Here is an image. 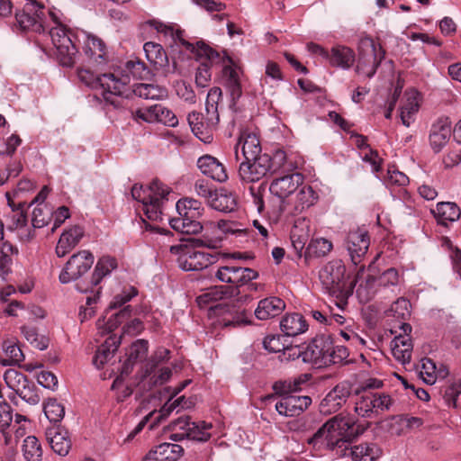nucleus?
I'll list each match as a JSON object with an SVG mask.
<instances>
[{
	"instance_id": "nucleus-1",
	"label": "nucleus",
	"mask_w": 461,
	"mask_h": 461,
	"mask_svg": "<svg viewBox=\"0 0 461 461\" xmlns=\"http://www.w3.org/2000/svg\"><path fill=\"white\" fill-rule=\"evenodd\" d=\"M50 36L56 56L63 67L78 63L95 68H103L109 61V51L104 41L91 33L80 32L77 35L63 24L58 23L50 30Z\"/></svg>"
},
{
	"instance_id": "nucleus-2",
	"label": "nucleus",
	"mask_w": 461,
	"mask_h": 461,
	"mask_svg": "<svg viewBox=\"0 0 461 461\" xmlns=\"http://www.w3.org/2000/svg\"><path fill=\"white\" fill-rule=\"evenodd\" d=\"M149 24L165 36H170L176 44H179L190 53L191 58L201 59V64L195 72V85L197 87L205 88L209 86L212 73V61L218 58V53L203 42H196L195 45L186 41L183 38V32L179 29L164 24L160 22L150 21Z\"/></svg>"
},
{
	"instance_id": "nucleus-3",
	"label": "nucleus",
	"mask_w": 461,
	"mask_h": 461,
	"mask_svg": "<svg viewBox=\"0 0 461 461\" xmlns=\"http://www.w3.org/2000/svg\"><path fill=\"white\" fill-rule=\"evenodd\" d=\"M357 436V431L355 428L354 419L337 415L326 421L308 439V443L317 449H337L340 454L342 449L347 447V444Z\"/></svg>"
},
{
	"instance_id": "nucleus-4",
	"label": "nucleus",
	"mask_w": 461,
	"mask_h": 461,
	"mask_svg": "<svg viewBox=\"0 0 461 461\" xmlns=\"http://www.w3.org/2000/svg\"><path fill=\"white\" fill-rule=\"evenodd\" d=\"M99 69L79 65L77 71V78L90 88H101L104 100L111 104L117 105L114 96H121L126 94L130 77L127 75L118 77L112 73L99 75L96 72Z\"/></svg>"
},
{
	"instance_id": "nucleus-5",
	"label": "nucleus",
	"mask_w": 461,
	"mask_h": 461,
	"mask_svg": "<svg viewBox=\"0 0 461 461\" xmlns=\"http://www.w3.org/2000/svg\"><path fill=\"white\" fill-rule=\"evenodd\" d=\"M169 194V188L158 180L144 187L134 185L131 188L133 199L141 203V210L150 221L162 220L163 201Z\"/></svg>"
},
{
	"instance_id": "nucleus-6",
	"label": "nucleus",
	"mask_w": 461,
	"mask_h": 461,
	"mask_svg": "<svg viewBox=\"0 0 461 461\" xmlns=\"http://www.w3.org/2000/svg\"><path fill=\"white\" fill-rule=\"evenodd\" d=\"M285 161V154L276 151L273 157L263 154L255 159H244L239 167V176L242 182L255 183L262 179L267 173L277 171Z\"/></svg>"
},
{
	"instance_id": "nucleus-7",
	"label": "nucleus",
	"mask_w": 461,
	"mask_h": 461,
	"mask_svg": "<svg viewBox=\"0 0 461 461\" xmlns=\"http://www.w3.org/2000/svg\"><path fill=\"white\" fill-rule=\"evenodd\" d=\"M26 3L22 12L15 14L16 23L14 26L21 31H33L41 32L44 30L46 14L57 25L61 23L58 13L55 10L46 8L44 5L37 0H25Z\"/></svg>"
},
{
	"instance_id": "nucleus-8",
	"label": "nucleus",
	"mask_w": 461,
	"mask_h": 461,
	"mask_svg": "<svg viewBox=\"0 0 461 461\" xmlns=\"http://www.w3.org/2000/svg\"><path fill=\"white\" fill-rule=\"evenodd\" d=\"M170 252L177 256L178 267L184 271H199L218 261V253L200 250L191 243L170 247Z\"/></svg>"
},
{
	"instance_id": "nucleus-9",
	"label": "nucleus",
	"mask_w": 461,
	"mask_h": 461,
	"mask_svg": "<svg viewBox=\"0 0 461 461\" xmlns=\"http://www.w3.org/2000/svg\"><path fill=\"white\" fill-rule=\"evenodd\" d=\"M357 53L356 72L372 77L384 58V50L380 45H376L372 38L363 37L359 40Z\"/></svg>"
},
{
	"instance_id": "nucleus-10",
	"label": "nucleus",
	"mask_w": 461,
	"mask_h": 461,
	"mask_svg": "<svg viewBox=\"0 0 461 461\" xmlns=\"http://www.w3.org/2000/svg\"><path fill=\"white\" fill-rule=\"evenodd\" d=\"M169 429L174 431L173 440L188 438L196 441H207L212 435V424L205 421L193 422L189 417H179L174 420Z\"/></svg>"
},
{
	"instance_id": "nucleus-11",
	"label": "nucleus",
	"mask_w": 461,
	"mask_h": 461,
	"mask_svg": "<svg viewBox=\"0 0 461 461\" xmlns=\"http://www.w3.org/2000/svg\"><path fill=\"white\" fill-rule=\"evenodd\" d=\"M266 404L274 403L276 411L285 417H294L306 410L312 403L309 396L285 395L276 397L269 394L264 398Z\"/></svg>"
},
{
	"instance_id": "nucleus-12",
	"label": "nucleus",
	"mask_w": 461,
	"mask_h": 461,
	"mask_svg": "<svg viewBox=\"0 0 461 461\" xmlns=\"http://www.w3.org/2000/svg\"><path fill=\"white\" fill-rule=\"evenodd\" d=\"M218 317L219 325L226 328H236L250 323L247 311L236 304L218 303L209 306Z\"/></svg>"
},
{
	"instance_id": "nucleus-13",
	"label": "nucleus",
	"mask_w": 461,
	"mask_h": 461,
	"mask_svg": "<svg viewBox=\"0 0 461 461\" xmlns=\"http://www.w3.org/2000/svg\"><path fill=\"white\" fill-rule=\"evenodd\" d=\"M94 255L88 250H81L70 257L59 275V281L68 284L86 273L94 264Z\"/></svg>"
},
{
	"instance_id": "nucleus-14",
	"label": "nucleus",
	"mask_w": 461,
	"mask_h": 461,
	"mask_svg": "<svg viewBox=\"0 0 461 461\" xmlns=\"http://www.w3.org/2000/svg\"><path fill=\"white\" fill-rule=\"evenodd\" d=\"M346 267L342 261L332 260L324 265L319 272L323 288L330 294L340 293L344 288Z\"/></svg>"
},
{
	"instance_id": "nucleus-15",
	"label": "nucleus",
	"mask_w": 461,
	"mask_h": 461,
	"mask_svg": "<svg viewBox=\"0 0 461 461\" xmlns=\"http://www.w3.org/2000/svg\"><path fill=\"white\" fill-rule=\"evenodd\" d=\"M258 276L252 268L234 265L219 267L214 272V276L219 282L231 284L236 287L249 284Z\"/></svg>"
},
{
	"instance_id": "nucleus-16",
	"label": "nucleus",
	"mask_w": 461,
	"mask_h": 461,
	"mask_svg": "<svg viewBox=\"0 0 461 461\" xmlns=\"http://www.w3.org/2000/svg\"><path fill=\"white\" fill-rule=\"evenodd\" d=\"M186 198L180 199L176 208L178 217L168 219L169 224L176 231L185 234H196L203 229V225L196 219H191V206H188Z\"/></svg>"
},
{
	"instance_id": "nucleus-17",
	"label": "nucleus",
	"mask_w": 461,
	"mask_h": 461,
	"mask_svg": "<svg viewBox=\"0 0 461 461\" xmlns=\"http://www.w3.org/2000/svg\"><path fill=\"white\" fill-rule=\"evenodd\" d=\"M369 245L370 238L366 230L357 228L348 232L346 240V248L355 266L361 263Z\"/></svg>"
},
{
	"instance_id": "nucleus-18",
	"label": "nucleus",
	"mask_w": 461,
	"mask_h": 461,
	"mask_svg": "<svg viewBox=\"0 0 461 461\" xmlns=\"http://www.w3.org/2000/svg\"><path fill=\"white\" fill-rule=\"evenodd\" d=\"M137 120L146 122H160L169 127H175L178 120L175 113L162 104H155L148 108L137 109L133 113Z\"/></svg>"
},
{
	"instance_id": "nucleus-19",
	"label": "nucleus",
	"mask_w": 461,
	"mask_h": 461,
	"mask_svg": "<svg viewBox=\"0 0 461 461\" xmlns=\"http://www.w3.org/2000/svg\"><path fill=\"white\" fill-rule=\"evenodd\" d=\"M351 393L350 385L348 383L337 384L320 403V411L329 415L338 411L348 401Z\"/></svg>"
},
{
	"instance_id": "nucleus-20",
	"label": "nucleus",
	"mask_w": 461,
	"mask_h": 461,
	"mask_svg": "<svg viewBox=\"0 0 461 461\" xmlns=\"http://www.w3.org/2000/svg\"><path fill=\"white\" fill-rule=\"evenodd\" d=\"M422 103V95L415 88L405 90L400 106L402 123L410 127L414 122Z\"/></svg>"
},
{
	"instance_id": "nucleus-21",
	"label": "nucleus",
	"mask_w": 461,
	"mask_h": 461,
	"mask_svg": "<svg viewBox=\"0 0 461 461\" xmlns=\"http://www.w3.org/2000/svg\"><path fill=\"white\" fill-rule=\"evenodd\" d=\"M303 181V176L301 174H288L274 179L270 184L269 191L274 196L285 201L298 190Z\"/></svg>"
},
{
	"instance_id": "nucleus-22",
	"label": "nucleus",
	"mask_w": 461,
	"mask_h": 461,
	"mask_svg": "<svg viewBox=\"0 0 461 461\" xmlns=\"http://www.w3.org/2000/svg\"><path fill=\"white\" fill-rule=\"evenodd\" d=\"M322 344V341L313 340L303 348L298 346L291 347L288 352H293V359L301 357L304 363L321 366L327 364L326 349Z\"/></svg>"
},
{
	"instance_id": "nucleus-23",
	"label": "nucleus",
	"mask_w": 461,
	"mask_h": 461,
	"mask_svg": "<svg viewBox=\"0 0 461 461\" xmlns=\"http://www.w3.org/2000/svg\"><path fill=\"white\" fill-rule=\"evenodd\" d=\"M400 329L403 335L396 336L391 343V348L393 357L404 365L410 362L411 357L412 343L409 337L411 326L409 323L402 322Z\"/></svg>"
},
{
	"instance_id": "nucleus-24",
	"label": "nucleus",
	"mask_w": 461,
	"mask_h": 461,
	"mask_svg": "<svg viewBox=\"0 0 461 461\" xmlns=\"http://www.w3.org/2000/svg\"><path fill=\"white\" fill-rule=\"evenodd\" d=\"M319 200V194L311 185H303L295 192L294 197L288 203V212L298 215L313 206Z\"/></svg>"
},
{
	"instance_id": "nucleus-25",
	"label": "nucleus",
	"mask_w": 461,
	"mask_h": 461,
	"mask_svg": "<svg viewBox=\"0 0 461 461\" xmlns=\"http://www.w3.org/2000/svg\"><path fill=\"white\" fill-rule=\"evenodd\" d=\"M240 149L244 159L251 160L262 155L261 145L258 135L249 131H243L240 133L236 145L235 155L238 160L240 158L239 153Z\"/></svg>"
},
{
	"instance_id": "nucleus-26",
	"label": "nucleus",
	"mask_w": 461,
	"mask_h": 461,
	"mask_svg": "<svg viewBox=\"0 0 461 461\" xmlns=\"http://www.w3.org/2000/svg\"><path fill=\"white\" fill-rule=\"evenodd\" d=\"M84 229L79 225H74L65 230L59 237L56 247V254L59 258L69 253L84 237Z\"/></svg>"
},
{
	"instance_id": "nucleus-27",
	"label": "nucleus",
	"mask_w": 461,
	"mask_h": 461,
	"mask_svg": "<svg viewBox=\"0 0 461 461\" xmlns=\"http://www.w3.org/2000/svg\"><path fill=\"white\" fill-rule=\"evenodd\" d=\"M381 449L374 443H362L342 449L340 456H351L353 461H375L381 456Z\"/></svg>"
},
{
	"instance_id": "nucleus-28",
	"label": "nucleus",
	"mask_w": 461,
	"mask_h": 461,
	"mask_svg": "<svg viewBox=\"0 0 461 461\" xmlns=\"http://www.w3.org/2000/svg\"><path fill=\"white\" fill-rule=\"evenodd\" d=\"M197 167L201 172L218 182H225L228 175L225 167L214 157L204 155L198 158Z\"/></svg>"
},
{
	"instance_id": "nucleus-29",
	"label": "nucleus",
	"mask_w": 461,
	"mask_h": 461,
	"mask_svg": "<svg viewBox=\"0 0 461 461\" xmlns=\"http://www.w3.org/2000/svg\"><path fill=\"white\" fill-rule=\"evenodd\" d=\"M187 121L192 132L203 143L212 141V131L217 125H211L206 116V123L203 122V115L196 112H192L187 116Z\"/></svg>"
},
{
	"instance_id": "nucleus-30",
	"label": "nucleus",
	"mask_w": 461,
	"mask_h": 461,
	"mask_svg": "<svg viewBox=\"0 0 461 461\" xmlns=\"http://www.w3.org/2000/svg\"><path fill=\"white\" fill-rule=\"evenodd\" d=\"M46 437L52 450L65 456L71 448V439L68 432L61 428H50L46 431Z\"/></svg>"
},
{
	"instance_id": "nucleus-31",
	"label": "nucleus",
	"mask_w": 461,
	"mask_h": 461,
	"mask_svg": "<svg viewBox=\"0 0 461 461\" xmlns=\"http://www.w3.org/2000/svg\"><path fill=\"white\" fill-rule=\"evenodd\" d=\"M241 74L240 68L232 59H229L228 64H225L223 67L222 76L233 100L239 98L242 93L240 84Z\"/></svg>"
},
{
	"instance_id": "nucleus-32",
	"label": "nucleus",
	"mask_w": 461,
	"mask_h": 461,
	"mask_svg": "<svg viewBox=\"0 0 461 461\" xmlns=\"http://www.w3.org/2000/svg\"><path fill=\"white\" fill-rule=\"evenodd\" d=\"M285 308V302L276 296L267 297L258 302L255 310V316L261 321L275 318L282 313Z\"/></svg>"
},
{
	"instance_id": "nucleus-33",
	"label": "nucleus",
	"mask_w": 461,
	"mask_h": 461,
	"mask_svg": "<svg viewBox=\"0 0 461 461\" xmlns=\"http://www.w3.org/2000/svg\"><path fill=\"white\" fill-rule=\"evenodd\" d=\"M451 127L447 119H438L431 125L429 143L435 152H438L447 143Z\"/></svg>"
},
{
	"instance_id": "nucleus-34",
	"label": "nucleus",
	"mask_w": 461,
	"mask_h": 461,
	"mask_svg": "<svg viewBox=\"0 0 461 461\" xmlns=\"http://www.w3.org/2000/svg\"><path fill=\"white\" fill-rule=\"evenodd\" d=\"M326 59L330 66L348 69L354 64L356 55L352 49L343 45H336L329 51Z\"/></svg>"
},
{
	"instance_id": "nucleus-35",
	"label": "nucleus",
	"mask_w": 461,
	"mask_h": 461,
	"mask_svg": "<svg viewBox=\"0 0 461 461\" xmlns=\"http://www.w3.org/2000/svg\"><path fill=\"white\" fill-rule=\"evenodd\" d=\"M183 452V447L177 444L163 443L151 449L146 456L149 461H176Z\"/></svg>"
},
{
	"instance_id": "nucleus-36",
	"label": "nucleus",
	"mask_w": 461,
	"mask_h": 461,
	"mask_svg": "<svg viewBox=\"0 0 461 461\" xmlns=\"http://www.w3.org/2000/svg\"><path fill=\"white\" fill-rule=\"evenodd\" d=\"M121 343V337L116 335L109 336L105 341L98 348L93 363L97 368L104 366L113 357Z\"/></svg>"
},
{
	"instance_id": "nucleus-37",
	"label": "nucleus",
	"mask_w": 461,
	"mask_h": 461,
	"mask_svg": "<svg viewBox=\"0 0 461 461\" xmlns=\"http://www.w3.org/2000/svg\"><path fill=\"white\" fill-rule=\"evenodd\" d=\"M280 328L285 335L294 337L305 332L308 330V324L301 314L292 313L283 317Z\"/></svg>"
},
{
	"instance_id": "nucleus-38",
	"label": "nucleus",
	"mask_w": 461,
	"mask_h": 461,
	"mask_svg": "<svg viewBox=\"0 0 461 461\" xmlns=\"http://www.w3.org/2000/svg\"><path fill=\"white\" fill-rule=\"evenodd\" d=\"M432 213L437 218L438 221L442 225H447V222L457 221L461 215V210L456 203L452 202L438 203Z\"/></svg>"
},
{
	"instance_id": "nucleus-39",
	"label": "nucleus",
	"mask_w": 461,
	"mask_h": 461,
	"mask_svg": "<svg viewBox=\"0 0 461 461\" xmlns=\"http://www.w3.org/2000/svg\"><path fill=\"white\" fill-rule=\"evenodd\" d=\"M209 205L214 210L230 212L237 208V200L234 194L226 189L215 191L212 199L209 200Z\"/></svg>"
},
{
	"instance_id": "nucleus-40",
	"label": "nucleus",
	"mask_w": 461,
	"mask_h": 461,
	"mask_svg": "<svg viewBox=\"0 0 461 461\" xmlns=\"http://www.w3.org/2000/svg\"><path fill=\"white\" fill-rule=\"evenodd\" d=\"M132 92L144 99L158 100L167 96V88L157 84H136L133 86Z\"/></svg>"
},
{
	"instance_id": "nucleus-41",
	"label": "nucleus",
	"mask_w": 461,
	"mask_h": 461,
	"mask_svg": "<svg viewBox=\"0 0 461 461\" xmlns=\"http://www.w3.org/2000/svg\"><path fill=\"white\" fill-rule=\"evenodd\" d=\"M221 99V90L220 87H212L209 90L205 102V111L211 125H218L220 122L218 104Z\"/></svg>"
},
{
	"instance_id": "nucleus-42",
	"label": "nucleus",
	"mask_w": 461,
	"mask_h": 461,
	"mask_svg": "<svg viewBox=\"0 0 461 461\" xmlns=\"http://www.w3.org/2000/svg\"><path fill=\"white\" fill-rule=\"evenodd\" d=\"M116 267L117 262L115 258L109 256L102 257L97 261L92 275V287L96 286L105 276L109 275Z\"/></svg>"
},
{
	"instance_id": "nucleus-43",
	"label": "nucleus",
	"mask_w": 461,
	"mask_h": 461,
	"mask_svg": "<svg viewBox=\"0 0 461 461\" xmlns=\"http://www.w3.org/2000/svg\"><path fill=\"white\" fill-rule=\"evenodd\" d=\"M131 313V307L130 305L124 307L117 313L112 314L107 321L104 319L98 320L97 328L102 334H106L116 329L122 321L129 318Z\"/></svg>"
},
{
	"instance_id": "nucleus-44",
	"label": "nucleus",
	"mask_w": 461,
	"mask_h": 461,
	"mask_svg": "<svg viewBox=\"0 0 461 461\" xmlns=\"http://www.w3.org/2000/svg\"><path fill=\"white\" fill-rule=\"evenodd\" d=\"M131 313V307L130 305L124 307L117 313L112 314L107 321L104 319L98 320L97 328L102 334H106L116 329L122 321L129 318Z\"/></svg>"
},
{
	"instance_id": "nucleus-45",
	"label": "nucleus",
	"mask_w": 461,
	"mask_h": 461,
	"mask_svg": "<svg viewBox=\"0 0 461 461\" xmlns=\"http://www.w3.org/2000/svg\"><path fill=\"white\" fill-rule=\"evenodd\" d=\"M143 49L148 60L156 68H161L167 65V56L160 44L146 42Z\"/></svg>"
},
{
	"instance_id": "nucleus-46",
	"label": "nucleus",
	"mask_w": 461,
	"mask_h": 461,
	"mask_svg": "<svg viewBox=\"0 0 461 461\" xmlns=\"http://www.w3.org/2000/svg\"><path fill=\"white\" fill-rule=\"evenodd\" d=\"M22 451L26 461H41L42 459L41 446L34 436L25 438Z\"/></svg>"
},
{
	"instance_id": "nucleus-47",
	"label": "nucleus",
	"mask_w": 461,
	"mask_h": 461,
	"mask_svg": "<svg viewBox=\"0 0 461 461\" xmlns=\"http://www.w3.org/2000/svg\"><path fill=\"white\" fill-rule=\"evenodd\" d=\"M149 343L145 339H138L131 344L127 352L126 368L138 361L146 359Z\"/></svg>"
},
{
	"instance_id": "nucleus-48",
	"label": "nucleus",
	"mask_w": 461,
	"mask_h": 461,
	"mask_svg": "<svg viewBox=\"0 0 461 461\" xmlns=\"http://www.w3.org/2000/svg\"><path fill=\"white\" fill-rule=\"evenodd\" d=\"M4 351L8 358L1 359L5 366L21 363L24 359L23 351L14 340H5L3 344Z\"/></svg>"
},
{
	"instance_id": "nucleus-49",
	"label": "nucleus",
	"mask_w": 461,
	"mask_h": 461,
	"mask_svg": "<svg viewBox=\"0 0 461 461\" xmlns=\"http://www.w3.org/2000/svg\"><path fill=\"white\" fill-rule=\"evenodd\" d=\"M4 379L7 386L15 393L19 391L23 392V389L30 384L27 377L15 369L5 371Z\"/></svg>"
},
{
	"instance_id": "nucleus-50",
	"label": "nucleus",
	"mask_w": 461,
	"mask_h": 461,
	"mask_svg": "<svg viewBox=\"0 0 461 461\" xmlns=\"http://www.w3.org/2000/svg\"><path fill=\"white\" fill-rule=\"evenodd\" d=\"M184 401V397H179L174 401L169 399L158 411H154L153 422L149 425V429H153L157 423L160 422L164 419L167 418L171 412L181 405Z\"/></svg>"
},
{
	"instance_id": "nucleus-51",
	"label": "nucleus",
	"mask_w": 461,
	"mask_h": 461,
	"mask_svg": "<svg viewBox=\"0 0 461 461\" xmlns=\"http://www.w3.org/2000/svg\"><path fill=\"white\" fill-rule=\"evenodd\" d=\"M43 410L45 416L52 423L59 422L65 415L64 406L56 399H50L44 404Z\"/></svg>"
},
{
	"instance_id": "nucleus-52",
	"label": "nucleus",
	"mask_w": 461,
	"mask_h": 461,
	"mask_svg": "<svg viewBox=\"0 0 461 461\" xmlns=\"http://www.w3.org/2000/svg\"><path fill=\"white\" fill-rule=\"evenodd\" d=\"M21 330L26 340L30 342L34 348L40 350H44L48 348V338L38 334L34 328L23 326L21 328Z\"/></svg>"
},
{
	"instance_id": "nucleus-53",
	"label": "nucleus",
	"mask_w": 461,
	"mask_h": 461,
	"mask_svg": "<svg viewBox=\"0 0 461 461\" xmlns=\"http://www.w3.org/2000/svg\"><path fill=\"white\" fill-rule=\"evenodd\" d=\"M263 346L264 348L270 353H278L283 351L284 355H287L288 357H292L293 356V352H288V348L291 347H286L279 335L267 336L263 340Z\"/></svg>"
},
{
	"instance_id": "nucleus-54",
	"label": "nucleus",
	"mask_w": 461,
	"mask_h": 461,
	"mask_svg": "<svg viewBox=\"0 0 461 461\" xmlns=\"http://www.w3.org/2000/svg\"><path fill=\"white\" fill-rule=\"evenodd\" d=\"M411 304L408 300L404 298L397 299L387 311L388 316H393L399 321H405L411 315Z\"/></svg>"
},
{
	"instance_id": "nucleus-55",
	"label": "nucleus",
	"mask_w": 461,
	"mask_h": 461,
	"mask_svg": "<svg viewBox=\"0 0 461 461\" xmlns=\"http://www.w3.org/2000/svg\"><path fill=\"white\" fill-rule=\"evenodd\" d=\"M372 393H361L359 399L356 402L355 411L361 417H374V405L372 402Z\"/></svg>"
},
{
	"instance_id": "nucleus-56",
	"label": "nucleus",
	"mask_w": 461,
	"mask_h": 461,
	"mask_svg": "<svg viewBox=\"0 0 461 461\" xmlns=\"http://www.w3.org/2000/svg\"><path fill=\"white\" fill-rule=\"evenodd\" d=\"M52 212L46 204H38L32 211V222L34 228H42L49 223Z\"/></svg>"
},
{
	"instance_id": "nucleus-57",
	"label": "nucleus",
	"mask_w": 461,
	"mask_h": 461,
	"mask_svg": "<svg viewBox=\"0 0 461 461\" xmlns=\"http://www.w3.org/2000/svg\"><path fill=\"white\" fill-rule=\"evenodd\" d=\"M307 249L311 255L323 257L332 249V243L327 239L317 238L310 242Z\"/></svg>"
},
{
	"instance_id": "nucleus-58",
	"label": "nucleus",
	"mask_w": 461,
	"mask_h": 461,
	"mask_svg": "<svg viewBox=\"0 0 461 461\" xmlns=\"http://www.w3.org/2000/svg\"><path fill=\"white\" fill-rule=\"evenodd\" d=\"M371 400V405H374V417L383 411H389L393 403L390 395L385 393H372Z\"/></svg>"
},
{
	"instance_id": "nucleus-59",
	"label": "nucleus",
	"mask_w": 461,
	"mask_h": 461,
	"mask_svg": "<svg viewBox=\"0 0 461 461\" xmlns=\"http://www.w3.org/2000/svg\"><path fill=\"white\" fill-rule=\"evenodd\" d=\"M420 375L426 384H434L438 377L436 364L429 358L422 359Z\"/></svg>"
},
{
	"instance_id": "nucleus-60",
	"label": "nucleus",
	"mask_w": 461,
	"mask_h": 461,
	"mask_svg": "<svg viewBox=\"0 0 461 461\" xmlns=\"http://www.w3.org/2000/svg\"><path fill=\"white\" fill-rule=\"evenodd\" d=\"M348 356V349L345 346L337 345L326 349L327 363L340 364L347 361Z\"/></svg>"
},
{
	"instance_id": "nucleus-61",
	"label": "nucleus",
	"mask_w": 461,
	"mask_h": 461,
	"mask_svg": "<svg viewBox=\"0 0 461 461\" xmlns=\"http://www.w3.org/2000/svg\"><path fill=\"white\" fill-rule=\"evenodd\" d=\"M224 292L225 288L223 286H215L209 289L204 294L199 295L196 299V302L200 307H205L211 303L222 298Z\"/></svg>"
},
{
	"instance_id": "nucleus-62",
	"label": "nucleus",
	"mask_w": 461,
	"mask_h": 461,
	"mask_svg": "<svg viewBox=\"0 0 461 461\" xmlns=\"http://www.w3.org/2000/svg\"><path fill=\"white\" fill-rule=\"evenodd\" d=\"M138 294L135 287L130 286L124 288L120 294H116L110 303V309H117L122 307L126 303L130 302L133 297Z\"/></svg>"
},
{
	"instance_id": "nucleus-63",
	"label": "nucleus",
	"mask_w": 461,
	"mask_h": 461,
	"mask_svg": "<svg viewBox=\"0 0 461 461\" xmlns=\"http://www.w3.org/2000/svg\"><path fill=\"white\" fill-rule=\"evenodd\" d=\"M170 351L165 348H158L147 363V369L144 376L150 375L152 370L160 363L169 359Z\"/></svg>"
},
{
	"instance_id": "nucleus-64",
	"label": "nucleus",
	"mask_w": 461,
	"mask_h": 461,
	"mask_svg": "<svg viewBox=\"0 0 461 461\" xmlns=\"http://www.w3.org/2000/svg\"><path fill=\"white\" fill-rule=\"evenodd\" d=\"M222 237L214 236H202L197 239H193L190 243L198 249L206 248L210 249H218L221 247Z\"/></svg>"
}]
</instances>
